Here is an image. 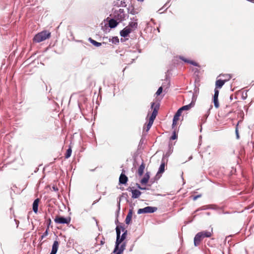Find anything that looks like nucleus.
<instances>
[{
    "mask_svg": "<svg viewBox=\"0 0 254 254\" xmlns=\"http://www.w3.org/2000/svg\"><path fill=\"white\" fill-rule=\"evenodd\" d=\"M51 37V32L44 30L37 33L33 38V42L35 43H40L46 39H49Z\"/></svg>",
    "mask_w": 254,
    "mask_h": 254,
    "instance_id": "nucleus-1",
    "label": "nucleus"
},
{
    "mask_svg": "<svg viewBox=\"0 0 254 254\" xmlns=\"http://www.w3.org/2000/svg\"><path fill=\"white\" fill-rule=\"evenodd\" d=\"M54 221L56 224L69 225L71 221L70 217H64L62 216L56 215L54 219Z\"/></svg>",
    "mask_w": 254,
    "mask_h": 254,
    "instance_id": "nucleus-2",
    "label": "nucleus"
},
{
    "mask_svg": "<svg viewBox=\"0 0 254 254\" xmlns=\"http://www.w3.org/2000/svg\"><path fill=\"white\" fill-rule=\"evenodd\" d=\"M127 14L125 13L124 9L120 8L118 10L115 11L114 13V18L120 21L125 20Z\"/></svg>",
    "mask_w": 254,
    "mask_h": 254,
    "instance_id": "nucleus-3",
    "label": "nucleus"
},
{
    "mask_svg": "<svg viewBox=\"0 0 254 254\" xmlns=\"http://www.w3.org/2000/svg\"><path fill=\"white\" fill-rule=\"evenodd\" d=\"M157 208L155 207L147 206L143 208H140L137 211L138 214L141 213H150L155 212Z\"/></svg>",
    "mask_w": 254,
    "mask_h": 254,
    "instance_id": "nucleus-4",
    "label": "nucleus"
},
{
    "mask_svg": "<svg viewBox=\"0 0 254 254\" xmlns=\"http://www.w3.org/2000/svg\"><path fill=\"white\" fill-rule=\"evenodd\" d=\"M159 107L160 104L159 103H156L154 102L151 103V108L153 109V112L150 118L155 120L157 115L158 111L159 109Z\"/></svg>",
    "mask_w": 254,
    "mask_h": 254,
    "instance_id": "nucleus-5",
    "label": "nucleus"
},
{
    "mask_svg": "<svg viewBox=\"0 0 254 254\" xmlns=\"http://www.w3.org/2000/svg\"><path fill=\"white\" fill-rule=\"evenodd\" d=\"M226 77L227 79L225 80L218 79L216 80L215 82V89L221 88L225 84V83L231 78V76L230 75H227L226 76Z\"/></svg>",
    "mask_w": 254,
    "mask_h": 254,
    "instance_id": "nucleus-6",
    "label": "nucleus"
},
{
    "mask_svg": "<svg viewBox=\"0 0 254 254\" xmlns=\"http://www.w3.org/2000/svg\"><path fill=\"white\" fill-rule=\"evenodd\" d=\"M199 233L203 239L205 237L209 238L211 237L213 235V228H211L210 231H203Z\"/></svg>",
    "mask_w": 254,
    "mask_h": 254,
    "instance_id": "nucleus-7",
    "label": "nucleus"
},
{
    "mask_svg": "<svg viewBox=\"0 0 254 254\" xmlns=\"http://www.w3.org/2000/svg\"><path fill=\"white\" fill-rule=\"evenodd\" d=\"M131 31L132 30L127 26L120 32V34L121 36L126 37Z\"/></svg>",
    "mask_w": 254,
    "mask_h": 254,
    "instance_id": "nucleus-8",
    "label": "nucleus"
},
{
    "mask_svg": "<svg viewBox=\"0 0 254 254\" xmlns=\"http://www.w3.org/2000/svg\"><path fill=\"white\" fill-rule=\"evenodd\" d=\"M133 207L129 209L128 214L126 217L125 222L127 224H129L131 221L133 212Z\"/></svg>",
    "mask_w": 254,
    "mask_h": 254,
    "instance_id": "nucleus-9",
    "label": "nucleus"
},
{
    "mask_svg": "<svg viewBox=\"0 0 254 254\" xmlns=\"http://www.w3.org/2000/svg\"><path fill=\"white\" fill-rule=\"evenodd\" d=\"M203 239V238L201 237L199 233L198 232V233H197L194 238V246H198Z\"/></svg>",
    "mask_w": 254,
    "mask_h": 254,
    "instance_id": "nucleus-10",
    "label": "nucleus"
},
{
    "mask_svg": "<svg viewBox=\"0 0 254 254\" xmlns=\"http://www.w3.org/2000/svg\"><path fill=\"white\" fill-rule=\"evenodd\" d=\"M59 243L57 241H55L54 242L53 246H52V251L50 253V254H56L58 248H59Z\"/></svg>",
    "mask_w": 254,
    "mask_h": 254,
    "instance_id": "nucleus-11",
    "label": "nucleus"
},
{
    "mask_svg": "<svg viewBox=\"0 0 254 254\" xmlns=\"http://www.w3.org/2000/svg\"><path fill=\"white\" fill-rule=\"evenodd\" d=\"M180 59L182 60V61H184L186 63H189V64H192L194 66H198V67L200 66L198 63H196L194 61L188 60V59H186L185 58H184V57H180Z\"/></svg>",
    "mask_w": 254,
    "mask_h": 254,
    "instance_id": "nucleus-12",
    "label": "nucleus"
},
{
    "mask_svg": "<svg viewBox=\"0 0 254 254\" xmlns=\"http://www.w3.org/2000/svg\"><path fill=\"white\" fill-rule=\"evenodd\" d=\"M128 181V178L124 174L122 173L119 178V183L121 184H126Z\"/></svg>",
    "mask_w": 254,
    "mask_h": 254,
    "instance_id": "nucleus-13",
    "label": "nucleus"
},
{
    "mask_svg": "<svg viewBox=\"0 0 254 254\" xmlns=\"http://www.w3.org/2000/svg\"><path fill=\"white\" fill-rule=\"evenodd\" d=\"M39 202H40L39 198L36 199L33 202L32 209H33V211L35 213H37L38 212V205H39Z\"/></svg>",
    "mask_w": 254,
    "mask_h": 254,
    "instance_id": "nucleus-14",
    "label": "nucleus"
},
{
    "mask_svg": "<svg viewBox=\"0 0 254 254\" xmlns=\"http://www.w3.org/2000/svg\"><path fill=\"white\" fill-rule=\"evenodd\" d=\"M132 193L131 197L133 198H137L141 195V192L137 190H131Z\"/></svg>",
    "mask_w": 254,
    "mask_h": 254,
    "instance_id": "nucleus-15",
    "label": "nucleus"
},
{
    "mask_svg": "<svg viewBox=\"0 0 254 254\" xmlns=\"http://www.w3.org/2000/svg\"><path fill=\"white\" fill-rule=\"evenodd\" d=\"M145 167V165L143 162H142V164L139 167L137 170V174L139 176H141L143 175Z\"/></svg>",
    "mask_w": 254,
    "mask_h": 254,
    "instance_id": "nucleus-16",
    "label": "nucleus"
},
{
    "mask_svg": "<svg viewBox=\"0 0 254 254\" xmlns=\"http://www.w3.org/2000/svg\"><path fill=\"white\" fill-rule=\"evenodd\" d=\"M119 22H117V20L115 19H111L109 21V26L111 28H114L116 27Z\"/></svg>",
    "mask_w": 254,
    "mask_h": 254,
    "instance_id": "nucleus-17",
    "label": "nucleus"
},
{
    "mask_svg": "<svg viewBox=\"0 0 254 254\" xmlns=\"http://www.w3.org/2000/svg\"><path fill=\"white\" fill-rule=\"evenodd\" d=\"M154 119L149 118V122L146 125V127H144V129L146 130V132H147L151 127L153 122H154Z\"/></svg>",
    "mask_w": 254,
    "mask_h": 254,
    "instance_id": "nucleus-18",
    "label": "nucleus"
},
{
    "mask_svg": "<svg viewBox=\"0 0 254 254\" xmlns=\"http://www.w3.org/2000/svg\"><path fill=\"white\" fill-rule=\"evenodd\" d=\"M123 241H121V237H117V240L116 242V246L115 249L114 250V253H116L119 249V245L123 242Z\"/></svg>",
    "mask_w": 254,
    "mask_h": 254,
    "instance_id": "nucleus-19",
    "label": "nucleus"
},
{
    "mask_svg": "<svg viewBox=\"0 0 254 254\" xmlns=\"http://www.w3.org/2000/svg\"><path fill=\"white\" fill-rule=\"evenodd\" d=\"M126 246V245L125 243H123L121 245L120 247H119L118 250L115 253L116 254H122L123 253L124 250L125 249Z\"/></svg>",
    "mask_w": 254,
    "mask_h": 254,
    "instance_id": "nucleus-20",
    "label": "nucleus"
},
{
    "mask_svg": "<svg viewBox=\"0 0 254 254\" xmlns=\"http://www.w3.org/2000/svg\"><path fill=\"white\" fill-rule=\"evenodd\" d=\"M132 31L135 30L137 27V23L135 22H130L127 26Z\"/></svg>",
    "mask_w": 254,
    "mask_h": 254,
    "instance_id": "nucleus-21",
    "label": "nucleus"
},
{
    "mask_svg": "<svg viewBox=\"0 0 254 254\" xmlns=\"http://www.w3.org/2000/svg\"><path fill=\"white\" fill-rule=\"evenodd\" d=\"M194 103L191 102L190 104H189V105L183 106L181 108V110H182V111L189 110L191 107H192L194 106Z\"/></svg>",
    "mask_w": 254,
    "mask_h": 254,
    "instance_id": "nucleus-22",
    "label": "nucleus"
},
{
    "mask_svg": "<svg viewBox=\"0 0 254 254\" xmlns=\"http://www.w3.org/2000/svg\"><path fill=\"white\" fill-rule=\"evenodd\" d=\"M165 163L164 161H162L161 164L160 165V166L159 167L158 173H159V174L163 173L165 171Z\"/></svg>",
    "mask_w": 254,
    "mask_h": 254,
    "instance_id": "nucleus-23",
    "label": "nucleus"
},
{
    "mask_svg": "<svg viewBox=\"0 0 254 254\" xmlns=\"http://www.w3.org/2000/svg\"><path fill=\"white\" fill-rule=\"evenodd\" d=\"M89 41L91 43H92L94 46L96 47H99L102 45L101 43L98 42L95 40L92 39L91 38H89Z\"/></svg>",
    "mask_w": 254,
    "mask_h": 254,
    "instance_id": "nucleus-24",
    "label": "nucleus"
},
{
    "mask_svg": "<svg viewBox=\"0 0 254 254\" xmlns=\"http://www.w3.org/2000/svg\"><path fill=\"white\" fill-rule=\"evenodd\" d=\"M71 152H72V150H71V147L70 146L69 147V148L66 150V152L65 154V158L67 159L69 157H70L71 156Z\"/></svg>",
    "mask_w": 254,
    "mask_h": 254,
    "instance_id": "nucleus-25",
    "label": "nucleus"
},
{
    "mask_svg": "<svg viewBox=\"0 0 254 254\" xmlns=\"http://www.w3.org/2000/svg\"><path fill=\"white\" fill-rule=\"evenodd\" d=\"M179 117H180L177 116L176 115H174L172 124L173 127H175L177 125V122L179 120Z\"/></svg>",
    "mask_w": 254,
    "mask_h": 254,
    "instance_id": "nucleus-26",
    "label": "nucleus"
},
{
    "mask_svg": "<svg viewBox=\"0 0 254 254\" xmlns=\"http://www.w3.org/2000/svg\"><path fill=\"white\" fill-rule=\"evenodd\" d=\"M128 12L132 15H134L136 13V12L132 5L129 6L128 8Z\"/></svg>",
    "mask_w": 254,
    "mask_h": 254,
    "instance_id": "nucleus-27",
    "label": "nucleus"
},
{
    "mask_svg": "<svg viewBox=\"0 0 254 254\" xmlns=\"http://www.w3.org/2000/svg\"><path fill=\"white\" fill-rule=\"evenodd\" d=\"M213 103L214 106L216 108H218L219 107V104L218 102V98H213Z\"/></svg>",
    "mask_w": 254,
    "mask_h": 254,
    "instance_id": "nucleus-28",
    "label": "nucleus"
},
{
    "mask_svg": "<svg viewBox=\"0 0 254 254\" xmlns=\"http://www.w3.org/2000/svg\"><path fill=\"white\" fill-rule=\"evenodd\" d=\"M110 41H111L114 44H117L119 42V40L117 37H113L111 40H109Z\"/></svg>",
    "mask_w": 254,
    "mask_h": 254,
    "instance_id": "nucleus-29",
    "label": "nucleus"
},
{
    "mask_svg": "<svg viewBox=\"0 0 254 254\" xmlns=\"http://www.w3.org/2000/svg\"><path fill=\"white\" fill-rule=\"evenodd\" d=\"M241 122V121H239L237 125H236V128H235V132H236V136H237V138L238 139L239 138V133H238V126L239 125V124Z\"/></svg>",
    "mask_w": 254,
    "mask_h": 254,
    "instance_id": "nucleus-30",
    "label": "nucleus"
},
{
    "mask_svg": "<svg viewBox=\"0 0 254 254\" xmlns=\"http://www.w3.org/2000/svg\"><path fill=\"white\" fill-rule=\"evenodd\" d=\"M48 231H49V226H48L46 231L41 236V240L43 239L45 237H46V236H48V235L49 234Z\"/></svg>",
    "mask_w": 254,
    "mask_h": 254,
    "instance_id": "nucleus-31",
    "label": "nucleus"
},
{
    "mask_svg": "<svg viewBox=\"0 0 254 254\" xmlns=\"http://www.w3.org/2000/svg\"><path fill=\"white\" fill-rule=\"evenodd\" d=\"M148 182V180L147 178H145V177H143L140 181V183L142 185H145Z\"/></svg>",
    "mask_w": 254,
    "mask_h": 254,
    "instance_id": "nucleus-32",
    "label": "nucleus"
},
{
    "mask_svg": "<svg viewBox=\"0 0 254 254\" xmlns=\"http://www.w3.org/2000/svg\"><path fill=\"white\" fill-rule=\"evenodd\" d=\"M219 93V90L217 89H215L213 98H218Z\"/></svg>",
    "mask_w": 254,
    "mask_h": 254,
    "instance_id": "nucleus-33",
    "label": "nucleus"
},
{
    "mask_svg": "<svg viewBox=\"0 0 254 254\" xmlns=\"http://www.w3.org/2000/svg\"><path fill=\"white\" fill-rule=\"evenodd\" d=\"M162 91H163V88L162 87H160L158 90L157 91V92H156V94L158 96V95H160L161 93L162 92Z\"/></svg>",
    "mask_w": 254,
    "mask_h": 254,
    "instance_id": "nucleus-34",
    "label": "nucleus"
},
{
    "mask_svg": "<svg viewBox=\"0 0 254 254\" xmlns=\"http://www.w3.org/2000/svg\"><path fill=\"white\" fill-rule=\"evenodd\" d=\"M117 237H120L121 231L119 226L116 227Z\"/></svg>",
    "mask_w": 254,
    "mask_h": 254,
    "instance_id": "nucleus-35",
    "label": "nucleus"
},
{
    "mask_svg": "<svg viewBox=\"0 0 254 254\" xmlns=\"http://www.w3.org/2000/svg\"><path fill=\"white\" fill-rule=\"evenodd\" d=\"M183 111L182 110H181V108H180L178 111L177 112H176V113L175 114V115H176L178 117H180V116L181 115V114L182 113Z\"/></svg>",
    "mask_w": 254,
    "mask_h": 254,
    "instance_id": "nucleus-36",
    "label": "nucleus"
},
{
    "mask_svg": "<svg viewBox=\"0 0 254 254\" xmlns=\"http://www.w3.org/2000/svg\"><path fill=\"white\" fill-rule=\"evenodd\" d=\"M177 138V135L175 131H174L173 132V135H172V136L171 137V139L172 140H175V139H176Z\"/></svg>",
    "mask_w": 254,
    "mask_h": 254,
    "instance_id": "nucleus-37",
    "label": "nucleus"
},
{
    "mask_svg": "<svg viewBox=\"0 0 254 254\" xmlns=\"http://www.w3.org/2000/svg\"><path fill=\"white\" fill-rule=\"evenodd\" d=\"M127 231H126L122 235L121 238V241H124L125 238H126V235H127Z\"/></svg>",
    "mask_w": 254,
    "mask_h": 254,
    "instance_id": "nucleus-38",
    "label": "nucleus"
},
{
    "mask_svg": "<svg viewBox=\"0 0 254 254\" xmlns=\"http://www.w3.org/2000/svg\"><path fill=\"white\" fill-rule=\"evenodd\" d=\"M201 196V194H198V195H197L193 196V198L192 199H193V200H196L198 198H199Z\"/></svg>",
    "mask_w": 254,
    "mask_h": 254,
    "instance_id": "nucleus-39",
    "label": "nucleus"
},
{
    "mask_svg": "<svg viewBox=\"0 0 254 254\" xmlns=\"http://www.w3.org/2000/svg\"><path fill=\"white\" fill-rule=\"evenodd\" d=\"M144 177H145V178H147V179L149 180V178H150V176H149V173H148V172H147V173H146L145 174V175H144Z\"/></svg>",
    "mask_w": 254,
    "mask_h": 254,
    "instance_id": "nucleus-40",
    "label": "nucleus"
},
{
    "mask_svg": "<svg viewBox=\"0 0 254 254\" xmlns=\"http://www.w3.org/2000/svg\"><path fill=\"white\" fill-rule=\"evenodd\" d=\"M137 188H138V189H141V190H144V189H145V188H141V187H140V186L139 185H138V184H137Z\"/></svg>",
    "mask_w": 254,
    "mask_h": 254,
    "instance_id": "nucleus-41",
    "label": "nucleus"
},
{
    "mask_svg": "<svg viewBox=\"0 0 254 254\" xmlns=\"http://www.w3.org/2000/svg\"><path fill=\"white\" fill-rule=\"evenodd\" d=\"M48 226H49V225H50V224H51V219H50V218H49V219H48Z\"/></svg>",
    "mask_w": 254,
    "mask_h": 254,
    "instance_id": "nucleus-42",
    "label": "nucleus"
},
{
    "mask_svg": "<svg viewBox=\"0 0 254 254\" xmlns=\"http://www.w3.org/2000/svg\"><path fill=\"white\" fill-rule=\"evenodd\" d=\"M138 1H143L144 0H137Z\"/></svg>",
    "mask_w": 254,
    "mask_h": 254,
    "instance_id": "nucleus-43",
    "label": "nucleus"
},
{
    "mask_svg": "<svg viewBox=\"0 0 254 254\" xmlns=\"http://www.w3.org/2000/svg\"><path fill=\"white\" fill-rule=\"evenodd\" d=\"M101 243L102 244H103V241H101Z\"/></svg>",
    "mask_w": 254,
    "mask_h": 254,
    "instance_id": "nucleus-44",
    "label": "nucleus"
}]
</instances>
